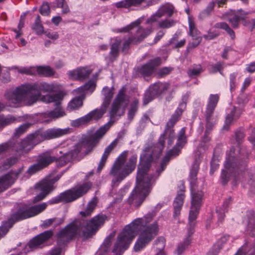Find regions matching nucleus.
Returning a JSON list of instances; mask_svg holds the SVG:
<instances>
[{
    "label": "nucleus",
    "mask_w": 255,
    "mask_h": 255,
    "mask_svg": "<svg viewBox=\"0 0 255 255\" xmlns=\"http://www.w3.org/2000/svg\"><path fill=\"white\" fill-rule=\"evenodd\" d=\"M56 160V157L51 154L50 150L43 152L37 157L36 163L30 165L27 170V173L32 175L47 167Z\"/></svg>",
    "instance_id": "obj_14"
},
{
    "label": "nucleus",
    "mask_w": 255,
    "mask_h": 255,
    "mask_svg": "<svg viewBox=\"0 0 255 255\" xmlns=\"http://www.w3.org/2000/svg\"><path fill=\"white\" fill-rule=\"evenodd\" d=\"M87 124H89V122L88 120L86 115H85L82 117L72 121L71 123V125L72 127H79L82 125H84Z\"/></svg>",
    "instance_id": "obj_52"
},
{
    "label": "nucleus",
    "mask_w": 255,
    "mask_h": 255,
    "mask_svg": "<svg viewBox=\"0 0 255 255\" xmlns=\"http://www.w3.org/2000/svg\"><path fill=\"white\" fill-rule=\"evenodd\" d=\"M236 77L237 74L235 73L231 74L230 75V89L231 93L235 90L236 87Z\"/></svg>",
    "instance_id": "obj_62"
},
{
    "label": "nucleus",
    "mask_w": 255,
    "mask_h": 255,
    "mask_svg": "<svg viewBox=\"0 0 255 255\" xmlns=\"http://www.w3.org/2000/svg\"><path fill=\"white\" fill-rule=\"evenodd\" d=\"M17 161L18 158L14 156L10 157L7 158L6 160L3 162L2 164L0 165V172H1L5 170H7L12 165L16 163L17 162Z\"/></svg>",
    "instance_id": "obj_38"
},
{
    "label": "nucleus",
    "mask_w": 255,
    "mask_h": 255,
    "mask_svg": "<svg viewBox=\"0 0 255 255\" xmlns=\"http://www.w3.org/2000/svg\"><path fill=\"white\" fill-rule=\"evenodd\" d=\"M65 114L63 111L59 109H55L48 111L45 114V117L51 119L59 118L65 116Z\"/></svg>",
    "instance_id": "obj_43"
},
{
    "label": "nucleus",
    "mask_w": 255,
    "mask_h": 255,
    "mask_svg": "<svg viewBox=\"0 0 255 255\" xmlns=\"http://www.w3.org/2000/svg\"><path fill=\"white\" fill-rule=\"evenodd\" d=\"M139 101L137 99H134L131 103L128 113V118L129 121H131L138 108Z\"/></svg>",
    "instance_id": "obj_34"
},
{
    "label": "nucleus",
    "mask_w": 255,
    "mask_h": 255,
    "mask_svg": "<svg viewBox=\"0 0 255 255\" xmlns=\"http://www.w3.org/2000/svg\"><path fill=\"white\" fill-rule=\"evenodd\" d=\"M215 27L217 28L222 29L225 30L228 34L230 36L232 39H234L235 37V34L234 31L230 27L229 25L224 22H218L215 25Z\"/></svg>",
    "instance_id": "obj_41"
},
{
    "label": "nucleus",
    "mask_w": 255,
    "mask_h": 255,
    "mask_svg": "<svg viewBox=\"0 0 255 255\" xmlns=\"http://www.w3.org/2000/svg\"><path fill=\"white\" fill-rule=\"evenodd\" d=\"M62 174H58L53 178L46 179L43 181L42 183L45 185L46 187L50 186V191H52L54 189L53 184L57 182L61 177Z\"/></svg>",
    "instance_id": "obj_55"
},
{
    "label": "nucleus",
    "mask_w": 255,
    "mask_h": 255,
    "mask_svg": "<svg viewBox=\"0 0 255 255\" xmlns=\"http://www.w3.org/2000/svg\"><path fill=\"white\" fill-rule=\"evenodd\" d=\"M31 126V124L30 123H25L15 129L14 135L16 136H19L21 134L25 133L27 130Z\"/></svg>",
    "instance_id": "obj_53"
},
{
    "label": "nucleus",
    "mask_w": 255,
    "mask_h": 255,
    "mask_svg": "<svg viewBox=\"0 0 255 255\" xmlns=\"http://www.w3.org/2000/svg\"><path fill=\"white\" fill-rule=\"evenodd\" d=\"M114 41L111 43L110 51L109 53V58L111 62L115 61L119 55L120 46L121 44L122 40L116 37L113 39Z\"/></svg>",
    "instance_id": "obj_22"
},
{
    "label": "nucleus",
    "mask_w": 255,
    "mask_h": 255,
    "mask_svg": "<svg viewBox=\"0 0 255 255\" xmlns=\"http://www.w3.org/2000/svg\"><path fill=\"white\" fill-rule=\"evenodd\" d=\"M32 29L37 35H39L43 34L45 32L39 15H38L36 16L34 23L32 26Z\"/></svg>",
    "instance_id": "obj_35"
},
{
    "label": "nucleus",
    "mask_w": 255,
    "mask_h": 255,
    "mask_svg": "<svg viewBox=\"0 0 255 255\" xmlns=\"http://www.w3.org/2000/svg\"><path fill=\"white\" fill-rule=\"evenodd\" d=\"M128 151H124L116 159L109 174L114 178L112 180V187L117 186L135 169L137 162V155L133 154L127 161Z\"/></svg>",
    "instance_id": "obj_7"
},
{
    "label": "nucleus",
    "mask_w": 255,
    "mask_h": 255,
    "mask_svg": "<svg viewBox=\"0 0 255 255\" xmlns=\"http://www.w3.org/2000/svg\"><path fill=\"white\" fill-rule=\"evenodd\" d=\"M27 136L34 146L45 140L43 135V130L41 129H38L34 132L27 135Z\"/></svg>",
    "instance_id": "obj_28"
},
{
    "label": "nucleus",
    "mask_w": 255,
    "mask_h": 255,
    "mask_svg": "<svg viewBox=\"0 0 255 255\" xmlns=\"http://www.w3.org/2000/svg\"><path fill=\"white\" fill-rule=\"evenodd\" d=\"M83 102L80 97H77L72 100L68 104V108L70 110H75L82 107Z\"/></svg>",
    "instance_id": "obj_44"
},
{
    "label": "nucleus",
    "mask_w": 255,
    "mask_h": 255,
    "mask_svg": "<svg viewBox=\"0 0 255 255\" xmlns=\"http://www.w3.org/2000/svg\"><path fill=\"white\" fill-rule=\"evenodd\" d=\"M202 71L201 66L200 65H196L192 69L188 71V74L189 76H197L199 75Z\"/></svg>",
    "instance_id": "obj_61"
},
{
    "label": "nucleus",
    "mask_w": 255,
    "mask_h": 255,
    "mask_svg": "<svg viewBox=\"0 0 255 255\" xmlns=\"http://www.w3.org/2000/svg\"><path fill=\"white\" fill-rule=\"evenodd\" d=\"M95 87L96 85L94 82L91 80H90L84 85L78 88L77 90L78 92L81 93L86 91H90L92 93L95 90Z\"/></svg>",
    "instance_id": "obj_46"
},
{
    "label": "nucleus",
    "mask_w": 255,
    "mask_h": 255,
    "mask_svg": "<svg viewBox=\"0 0 255 255\" xmlns=\"http://www.w3.org/2000/svg\"><path fill=\"white\" fill-rule=\"evenodd\" d=\"M92 184L91 182H86L79 184L70 189L67 190L58 196L49 200L47 204H58L62 202H71L85 195L91 188Z\"/></svg>",
    "instance_id": "obj_9"
},
{
    "label": "nucleus",
    "mask_w": 255,
    "mask_h": 255,
    "mask_svg": "<svg viewBox=\"0 0 255 255\" xmlns=\"http://www.w3.org/2000/svg\"><path fill=\"white\" fill-rule=\"evenodd\" d=\"M141 22V20L140 19H137L135 21L131 22L129 25H127L126 26L123 27L121 29H119L117 30L118 32H129L130 30H131L133 27L135 26H138Z\"/></svg>",
    "instance_id": "obj_51"
},
{
    "label": "nucleus",
    "mask_w": 255,
    "mask_h": 255,
    "mask_svg": "<svg viewBox=\"0 0 255 255\" xmlns=\"http://www.w3.org/2000/svg\"><path fill=\"white\" fill-rule=\"evenodd\" d=\"M238 12L239 14L230 15L228 18L234 28H237L238 27L240 20L243 19L244 15L247 14V13H244V14L242 13L244 12L242 9L239 10Z\"/></svg>",
    "instance_id": "obj_30"
},
{
    "label": "nucleus",
    "mask_w": 255,
    "mask_h": 255,
    "mask_svg": "<svg viewBox=\"0 0 255 255\" xmlns=\"http://www.w3.org/2000/svg\"><path fill=\"white\" fill-rule=\"evenodd\" d=\"M165 239L163 237H159L154 241V245H159V247L156 248L159 250V252L156 255H166L163 249L165 247Z\"/></svg>",
    "instance_id": "obj_49"
},
{
    "label": "nucleus",
    "mask_w": 255,
    "mask_h": 255,
    "mask_svg": "<svg viewBox=\"0 0 255 255\" xmlns=\"http://www.w3.org/2000/svg\"><path fill=\"white\" fill-rule=\"evenodd\" d=\"M102 94L104 96V99L102 105L108 108L113 97V90L108 87H105L103 89Z\"/></svg>",
    "instance_id": "obj_31"
},
{
    "label": "nucleus",
    "mask_w": 255,
    "mask_h": 255,
    "mask_svg": "<svg viewBox=\"0 0 255 255\" xmlns=\"http://www.w3.org/2000/svg\"><path fill=\"white\" fill-rule=\"evenodd\" d=\"M22 170V168H19L14 171L11 170L0 176V193L4 191L14 184Z\"/></svg>",
    "instance_id": "obj_16"
},
{
    "label": "nucleus",
    "mask_w": 255,
    "mask_h": 255,
    "mask_svg": "<svg viewBox=\"0 0 255 255\" xmlns=\"http://www.w3.org/2000/svg\"><path fill=\"white\" fill-rule=\"evenodd\" d=\"M186 128H182L178 133L177 142L175 146L169 150L161 161L160 168L157 169L158 175L163 172L166 167L170 158L179 155L181 149L187 142V137L185 135Z\"/></svg>",
    "instance_id": "obj_12"
},
{
    "label": "nucleus",
    "mask_w": 255,
    "mask_h": 255,
    "mask_svg": "<svg viewBox=\"0 0 255 255\" xmlns=\"http://www.w3.org/2000/svg\"><path fill=\"white\" fill-rule=\"evenodd\" d=\"M156 215V211L152 210L127 225L118 235L112 252L116 255H121L128 248L136 234L139 236L135 243L134 251L138 252L144 248L158 233L157 221H153Z\"/></svg>",
    "instance_id": "obj_2"
},
{
    "label": "nucleus",
    "mask_w": 255,
    "mask_h": 255,
    "mask_svg": "<svg viewBox=\"0 0 255 255\" xmlns=\"http://www.w3.org/2000/svg\"><path fill=\"white\" fill-rule=\"evenodd\" d=\"M188 23L189 28V35L192 37H201L200 36V32L197 29L195 22L190 16L188 17Z\"/></svg>",
    "instance_id": "obj_40"
},
{
    "label": "nucleus",
    "mask_w": 255,
    "mask_h": 255,
    "mask_svg": "<svg viewBox=\"0 0 255 255\" xmlns=\"http://www.w3.org/2000/svg\"><path fill=\"white\" fill-rule=\"evenodd\" d=\"M169 84L167 83L157 82L149 87L150 90L156 96L165 93L169 89Z\"/></svg>",
    "instance_id": "obj_24"
},
{
    "label": "nucleus",
    "mask_w": 255,
    "mask_h": 255,
    "mask_svg": "<svg viewBox=\"0 0 255 255\" xmlns=\"http://www.w3.org/2000/svg\"><path fill=\"white\" fill-rule=\"evenodd\" d=\"M98 203V198L94 197L88 203L86 208L84 211L80 212L82 217H88L91 215Z\"/></svg>",
    "instance_id": "obj_27"
},
{
    "label": "nucleus",
    "mask_w": 255,
    "mask_h": 255,
    "mask_svg": "<svg viewBox=\"0 0 255 255\" xmlns=\"http://www.w3.org/2000/svg\"><path fill=\"white\" fill-rule=\"evenodd\" d=\"M45 202L30 206L23 205L20 206L16 212L11 215L9 219L14 223L15 222L34 217L43 212L47 208Z\"/></svg>",
    "instance_id": "obj_11"
},
{
    "label": "nucleus",
    "mask_w": 255,
    "mask_h": 255,
    "mask_svg": "<svg viewBox=\"0 0 255 255\" xmlns=\"http://www.w3.org/2000/svg\"><path fill=\"white\" fill-rule=\"evenodd\" d=\"M70 129L69 128H48L45 130H43V135L45 140L52 139L58 138L63 135L69 133Z\"/></svg>",
    "instance_id": "obj_19"
},
{
    "label": "nucleus",
    "mask_w": 255,
    "mask_h": 255,
    "mask_svg": "<svg viewBox=\"0 0 255 255\" xmlns=\"http://www.w3.org/2000/svg\"><path fill=\"white\" fill-rule=\"evenodd\" d=\"M34 146L29 138L26 137L19 142H15L12 147L13 151L16 152L19 155L27 153L33 148Z\"/></svg>",
    "instance_id": "obj_18"
},
{
    "label": "nucleus",
    "mask_w": 255,
    "mask_h": 255,
    "mask_svg": "<svg viewBox=\"0 0 255 255\" xmlns=\"http://www.w3.org/2000/svg\"><path fill=\"white\" fill-rule=\"evenodd\" d=\"M234 150H230V154L226 159L224 164V169H222L221 174V182L223 185L227 184L232 175L236 176V173L242 171L246 167V161L239 159L232 155Z\"/></svg>",
    "instance_id": "obj_10"
},
{
    "label": "nucleus",
    "mask_w": 255,
    "mask_h": 255,
    "mask_svg": "<svg viewBox=\"0 0 255 255\" xmlns=\"http://www.w3.org/2000/svg\"><path fill=\"white\" fill-rule=\"evenodd\" d=\"M59 84L45 82L26 83L4 93V97L9 104L14 105L25 102L27 105L35 103L41 96V93H54L58 91Z\"/></svg>",
    "instance_id": "obj_5"
},
{
    "label": "nucleus",
    "mask_w": 255,
    "mask_h": 255,
    "mask_svg": "<svg viewBox=\"0 0 255 255\" xmlns=\"http://www.w3.org/2000/svg\"><path fill=\"white\" fill-rule=\"evenodd\" d=\"M232 201L231 197H229L226 199L222 205V207L217 209L216 212L218 214L219 221L222 222L224 218L225 213L228 211V208Z\"/></svg>",
    "instance_id": "obj_29"
},
{
    "label": "nucleus",
    "mask_w": 255,
    "mask_h": 255,
    "mask_svg": "<svg viewBox=\"0 0 255 255\" xmlns=\"http://www.w3.org/2000/svg\"><path fill=\"white\" fill-rule=\"evenodd\" d=\"M164 15L166 14L168 17H171L174 12V8L172 5H166L160 6Z\"/></svg>",
    "instance_id": "obj_60"
},
{
    "label": "nucleus",
    "mask_w": 255,
    "mask_h": 255,
    "mask_svg": "<svg viewBox=\"0 0 255 255\" xmlns=\"http://www.w3.org/2000/svg\"><path fill=\"white\" fill-rule=\"evenodd\" d=\"M165 15L162 9L160 7L158 10L146 20V23L150 24L154 22L158 21L159 19L163 16Z\"/></svg>",
    "instance_id": "obj_47"
},
{
    "label": "nucleus",
    "mask_w": 255,
    "mask_h": 255,
    "mask_svg": "<svg viewBox=\"0 0 255 255\" xmlns=\"http://www.w3.org/2000/svg\"><path fill=\"white\" fill-rule=\"evenodd\" d=\"M56 7L62 8V13L67 14L70 12V8L66 0H55Z\"/></svg>",
    "instance_id": "obj_45"
},
{
    "label": "nucleus",
    "mask_w": 255,
    "mask_h": 255,
    "mask_svg": "<svg viewBox=\"0 0 255 255\" xmlns=\"http://www.w3.org/2000/svg\"><path fill=\"white\" fill-rule=\"evenodd\" d=\"M152 31L151 28H144L141 26H138L134 36L124 38L121 48L122 51L125 54L127 53L131 45L140 43Z\"/></svg>",
    "instance_id": "obj_13"
},
{
    "label": "nucleus",
    "mask_w": 255,
    "mask_h": 255,
    "mask_svg": "<svg viewBox=\"0 0 255 255\" xmlns=\"http://www.w3.org/2000/svg\"><path fill=\"white\" fill-rule=\"evenodd\" d=\"M177 21L173 19L165 18L158 21L157 27L162 29H168L175 25Z\"/></svg>",
    "instance_id": "obj_36"
},
{
    "label": "nucleus",
    "mask_w": 255,
    "mask_h": 255,
    "mask_svg": "<svg viewBox=\"0 0 255 255\" xmlns=\"http://www.w3.org/2000/svg\"><path fill=\"white\" fill-rule=\"evenodd\" d=\"M18 72L21 74L33 75L36 73L35 67H16Z\"/></svg>",
    "instance_id": "obj_54"
},
{
    "label": "nucleus",
    "mask_w": 255,
    "mask_h": 255,
    "mask_svg": "<svg viewBox=\"0 0 255 255\" xmlns=\"http://www.w3.org/2000/svg\"><path fill=\"white\" fill-rule=\"evenodd\" d=\"M219 100V95L211 94L210 95L205 113V117L206 120H212V117Z\"/></svg>",
    "instance_id": "obj_21"
},
{
    "label": "nucleus",
    "mask_w": 255,
    "mask_h": 255,
    "mask_svg": "<svg viewBox=\"0 0 255 255\" xmlns=\"http://www.w3.org/2000/svg\"><path fill=\"white\" fill-rule=\"evenodd\" d=\"M201 153H196L195 159L190 172V184L191 186V203L188 218V233L191 235L194 232L196 225L195 220L199 214L203 203V192L201 191H195L194 188L196 186L197 175L200 162Z\"/></svg>",
    "instance_id": "obj_6"
},
{
    "label": "nucleus",
    "mask_w": 255,
    "mask_h": 255,
    "mask_svg": "<svg viewBox=\"0 0 255 255\" xmlns=\"http://www.w3.org/2000/svg\"><path fill=\"white\" fill-rule=\"evenodd\" d=\"M117 143V140L115 139L113 141H112L105 149V151L104 152V153L103 154V155L105 156L106 157H108L110 153L111 152V151L113 150V149L114 148V147L116 146Z\"/></svg>",
    "instance_id": "obj_63"
},
{
    "label": "nucleus",
    "mask_w": 255,
    "mask_h": 255,
    "mask_svg": "<svg viewBox=\"0 0 255 255\" xmlns=\"http://www.w3.org/2000/svg\"><path fill=\"white\" fill-rule=\"evenodd\" d=\"M173 70V68L170 67H164L157 72L156 74L158 78H162L168 75Z\"/></svg>",
    "instance_id": "obj_57"
},
{
    "label": "nucleus",
    "mask_w": 255,
    "mask_h": 255,
    "mask_svg": "<svg viewBox=\"0 0 255 255\" xmlns=\"http://www.w3.org/2000/svg\"><path fill=\"white\" fill-rule=\"evenodd\" d=\"M218 35L219 33L217 31L209 30L206 34L203 35V38L206 40H211L216 38Z\"/></svg>",
    "instance_id": "obj_64"
},
{
    "label": "nucleus",
    "mask_w": 255,
    "mask_h": 255,
    "mask_svg": "<svg viewBox=\"0 0 255 255\" xmlns=\"http://www.w3.org/2000/svg\"><path fill=\"white\" fill-rule=\"evenodd\" d=\"M146 3L144 7L157 3L155 0H123L115 3V6L118 8H129L131 7H139L143 3Z\"/></svg>",
    "instance_id": "obj_17"
},
{
    "label": "nucleus",
    "mask_w": 255,
    "mask_h": 255,
    "mask_svg": "<svg viewBox=\"0 0 255 255\" xmlns=\"http://www.w3.org/2000/svg\"><path fill=\"white\" fill-rule=\"evenodd\" d=\"M152 147H146L140 156L136 177V184L128 199L130 204H134L137 207L141 205L150 192L152 183L160 175H158L157 169L160 168L161 163L156 168L155 174L149 175L147 173L150 167V162L155 156Z\"/></svg>",
    "instance_id": "obj_3"
},
{
    "label": "nucleus",
    "mask_w": 255,
    "mask_h": 255,
    "mask_svg": "<svg viewBox=\"0 0 255 255\" xmlns=\"http://www.w3.org/2000/svg\"><path fill=\"white\" fill-rule=\"evenodd\" d=\"M128 98L123 89L120 90L114 100L109 115L110 121L101 127L96 131L90 130L83 136L81 141L76 144L73 149L65 153L59 157H56L55 161L58 167H62L69 162L76 159L80 160L90 154L98 145L103 136L116 121V118L123 116L128 103Z\"/></svg>",
    "instance_id": "obj_1"
},
{
    "label": "nucleus",
    "mask_w": 255,
    "mask_h": 255,
    "mask_svg": "<svg viewBox=\"0 0 255 255\" xmlns=\"http://www.w3.org/2000/svg\"><path fill=\"white\" fill-rule=\"evenodd\" d=\"M52 97L53 102H55L56 105L60 104V102L63 100L64 94V93L61 91H57L55 94L51 95Z\"/></svg>",
    "instance_id": "obj_59"
},
{
    "label": "nucleus",
    "mask_w": 255,
    "mask_h": 255,
    "mask_svg": "<svg viewBox=\"0 0 255 255\" xmlns=\"http://www.w3.org/2000/svg\"><path fill=\"white\" fill-rule=\"evenodd\" d=\"M242 112L243 110L241 108L234 107L231 111V113L226 117L225 125L224 126V128L227 129L228 127H229L233 120L238 119Z\"/></svg>",
    "instance_id": "obj_26"
},
{
    "label": "nucleus",
    "mask_w": 255,
    "mask_h": 255,
    "mask_svg": "<svg viewBox=\"0 0 255 255\" xmlns=\"http://www.w3.org/2000/svg\"><path fill=\"white\" fill-rule=\"evenodd\" d=\"M92 70L87 67H80L68 72V75L70 78L74 80H83L88 78Z\"/></svg>",
    "instance_id": "obj_20"
},
{
    "label": "nucleus",
    "mask_w": 255,
    "mask_h": 255,
    "mask_svg": "<svg viewBox=\"0 0 255 255\" xmlns=\"http://www.w3.org/2000/svg\"><path fill=\"white\" fill-rule=\"evenodd\" d=\"M36 72L40 76L51 77L54 74V70L49 66H38L35 67Z\"/></svg>",
    "instance_id": "obj_32"
},
{
    "label": "nucleus",
    "mask_w": 255,
    "mask_h": 255,
    "mask_svg": "<svg viewBox=\"0 0 255 255\" xmlns=\"http://www.w3.org/2000/svg\"><path fill=\"white\" fill-rule=\"evenodd\" d=\"M40 184L41 185V192L39 194H38L37 195L34 197L33 199V203H36L42 200L46 197V195L51 191L50 186L46 187L42 183H41Z\"/></svg>",
    "instance_id": "obj_33"
},
{
    "label": "nucleus",
    "mask_w": 255,
    "mask_h": 255,
    "mask_svg": "<svg viewBox=\"0 0 255 255\" xmlns=\"http://www.w3.org/2000/svg\"><path fill=\"white\" fill-rule=\"evenodd\" d=\"M161 64V58L157 57L150 59L146 63L138 67L137 72L141 77L145 79L153 74Z\"/></svg>",
    "instance_id": "obj_15"
},
{
    "label": "nucleus",
    "mask_w": 255,
    "mask_h": 255,
    "mask_svg": "<svg viewBox=\"0 0 255 255\" xmlns=\"http://www.w3.org/2000/svg\"><path fill=\"white\" fill-rule=\"evenodd\" d=\"M15 120V118L11 115H8L6 117H4L3 116H0V129L13 123Z\"/></svg>",
    "instance_id": "obj_39"
},
{
    "label": "nucleus",
    "mask_w": 255,
    "mask_h": 255,
    "mask_svg": "<svg viewBox=\"0 0 255 255\" xmlns=\"http://www.w3.org/2000/svg\"><path fill=\"white\" fill-rule=\"evenodd\" d=\"M184 199V194L181 192L177 195L175 197L173 203V217L176 219L180 214L181 210L182 209L183 202Z\"/></svg>",
    "instance_id": "obj_23"
},
{
    "label": "nucleus",
    "mask_w": 255,
    "mask_h": 255,
    "mask_svg": "<svg viewBox=\"0 0 255 255\" xmlns=\"http://www.w3.org/2000/svg\"><path fill=\"white\" fill-rule=\"evenodd\" d=\"M107 219V216L99 214L88 221L84 225L83 220L78 219L61 229L56 234L57 244L62 246L78 237L83 241L92 238Z\"/></svg>",
    "instance_id": "obj_4"
},
{
    "label": "nucleus",
    "mask_w": 255,
    "mask_h": 255,
    "mask_svg": "<svg viewBox=\"0 0 255 255\" xmlns=\"http://www.w3.org/2000/svg\"><path fill=\"white\" fill-rule=\"evenodd\" d=\"M13 224V222L9 218L7 221L2 222L0 226V238L3 237L8 232L9 229Z\"/></svg>",
    "instance_id": "obj_42"
},
{
    "label": "nucleus",
    "mask_w": 255,
    "mask_h": 255,
    "mask_svg": "<svg viewBox=\"0 0 255 255\" xmlns=\"http://www.w3.org/2000/svg\"><path fill=\"white\" fill-rule=\"evenodd\" d=\"M50 8L47 2H43L39 8V12L43 15H48L50 13Z\"/></svg>",
    "instance_id": "obj_58"
},
{
    "label": "nucleus",
    "mask_w": 255,
    "mask_h": 255,
    "mask_svg": "<svg viewBox=\"0 0 255 255\" xmlns=\"http://www.w3.org/2000/svg\"><path fill=\"white\" fill-rule=\"evenodd\" d=\"M224 63L219 61L215 64L210 65L209 70L211 73H216L219 72L221 75H223L222 71L224 68Z\"/></svg>",
    "instance_id": "obj_48"
},
{
    "label": "nucleus",
    "mask_w": 255,
    "mask_h": 255,
    "mask_svg": "<svg viewBox=\"0 0 255 255\" xmlns=\"http://www.w3.org/2000/svg\"><path fill=\"white\" fill-rule=\"evenodd\" d=\"M107 107L101 105L100 109H96L86 115L89 123L92 121H97L101 119L106 113Z\"/></svg>",
    "instance_id": "obj_25"
},
{
    "label": "nucleus",
    "mask_w": 255,
    "mask_h": 255,
    "mask_svg": "<svg viewBox=\"0 0 255 255\" xmlns=\"http://www.w3.org/2000/svg\"><path fill=\"white\" fill-rule=\"evenodd\" d=\"M193 234V233L192 235H189V233L188 232V237L184 241V242L180 244L178 246L176 251L178 255L182 254L183 253L185 249L190 244L191 241L190 237Z\"/></svg>",
    "instance_id": "obj_50"
},
{
    "label": "nucleus",
    "mask_w": 255,
    "mask_h": 255,
    "mask_svg": "<svg viewBox=\"0 0 255 255\" xmlns=\"http://www.w3.org/2000/svg\"><path fill=\"white\" fill-rule=\"evenodd\" d=\"M215 5V3L214 1H212L210 2L206 8L199 13V18L201 20H203L206 17L209 16L213 11Z\"/></svg>",
    "instance_id": "obj_37"
},
{
    "label": "nucleus",
    "mask_w": 255,
    "mask_h": 255,
    "mask_svg": "<svg viewBox=\"0 0 255 255\" xmlns=\"http://www.w3.org/2000/svg\"><path fill=\"white\" fill-rule=\"evenodd\" d=\"M156 96L152 92L151 90L148 88L147 90L144 95L143 98V105H146L148 104L150 102L153 100Z\"/></svg>",
    "instance_id": "obj_56"
},
{
    "label": "nucleus",
    "mask_w": 255,
    "mask_h": 255,
    "mask_svg": "<svg viewBox=\"0 0 255 255\" xmlns=\"http://www.w3.org/2000/svg\"><path fill=\"white\" fill-rule=\"evenodd\" d=\"M187 99V96L184 95L182 97V100L179 103L178 107L166 123L164 132L161 134L158 139L157 147L159 149V153L157 156L161 153L164 148L165 139L166 137L168 139V145H171L173 143L175 138L173 127L176 123L179 121L183 111L186 109Z\"/></svg>",
    "instance_id": "obj_8"
}]
</instances>
